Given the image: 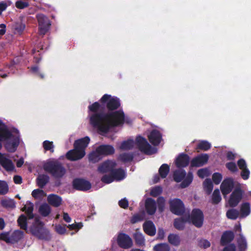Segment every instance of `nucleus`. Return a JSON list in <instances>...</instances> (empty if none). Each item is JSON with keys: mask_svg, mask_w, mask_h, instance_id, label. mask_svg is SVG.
Returning <instances> with one entry per match:
<instances>
[{"mask_svg": "<svg viewBox=\"0 0 251 251\" xmlns=\"http://www.w3.org/2000/svg\"><path fill=\"white\" fill-rule=\"evenodd\" d=\"M83 226V224L82 223H75V224H73L71 225H69L68 226V227L70 230H78L79 229H81Z\"/></svg>", "mask_w": 251, "mask_h": 251, "instance_id": "57", "label": "nucleus"}, {"mask_svg": "<svg viewBox=\"0 0 251 251\" xmlns=\"http://www.w3.org/2000/svg\"><path fill=\"white\" fill-rule=\"evenodd\" d=\"M117 242L118 245L124 249H128L133 246V241L130 236L125 233H120L117 237Z\"/></svg>", "mask_w": 251, "mask_h": 251, "instance_id": "11", "label": "nucleus"}, {"mask_svg": "<svg viewBox=\"0 0 251 251\" xmlns=\"http://www.w3.org/2000/svg\"><path fill=\"white\" fill-rule=\"evenodd\" d=\"M134 158V154L131 152H125L121 153L118 157V160L127 163L131 162Z\"/></svg>", "mask_w": 251, "mask_h": 251, "instance_id": "33", "label": "nucleus"}, {"mask_svg": "<svg viewBox=\"0 0 251 251\" xmlns=\"http://www.w3.org/2000/svg\"><path fill=\"white\" fill-rule=\"evenodd\" d=\"M17 223L21 228L26 230L27 228V220L26 217L24 214L21 215L18 219Z\"/></svg>", "mask_w": 251, "mask_h": 251, "instance_id": "40", "label": "nucleus"}, {"mask_svg": "<svg viewBox=\"0 0 251 251\" xmlns=\"http://www.w3.org/2000/svg\"><path fill=\"white\" fill-rule=\"evenodd\" d=\"M168 240L170 244L174 246H178L180 243V237L176 234H170L168 237Z\"/></svg>", "mask_w": 251, "mask_h": 251, "instance_id": "35", "label": "nucleus"}, {"mask_svg": "<svg viewBox=\"0 0 251 251\" xmlns=\"http://www.w3.org/2000/svg\"><path fill=\"white\" fill-rule=\"evenodd\" d=\"M170 211L176 215H182L185 212L183 201L179 199L176 198L169 201Z\"/></svg>", "mask_w": 251, "mask_h": 251, "instance_id": "8", "label": "nucleus"}, {"mask_svg": "<svg viewBox=\"0 0 251 251\" xmlns=\"http://www.w3.org/2000/svg\"><path fill=\"white\" fill-rule=\"evenodd\" d=\"M222 251H236V246L233 243L229 244L226 245Z\"/></svg>", "mask_w": 251, "mask_h": 251, "instance_id": "64", "label": "nucleus"}, {"mask_svg": "<svg viewBox=\"0 0 251 251\" xmlns=\"http://www.w3.org/2000/svg\"><path fill=\"white\" fill-rule=\"evenodd\" d=\"M96 151L101 156L110 155L115 152L114 147L110 145H100L96 148Z\"/></svg>", "mask_w": 251, "mask_h": 251, "instance_id": "18", "label": "nucleus"}, {"mask_svg": "<svg viewBox=\"0 0 251 251\" xmlns=\"http://www.w3.org/2000/svg\"><path fill=\"white\" fill-rule=\"evenodd\" d=\"M237 163L238 166L239 167V168L240 170H243L244 169L247 168V165L246 162L243 158H241V159H239L237 161Z\"/></svg>", "mask_w": 251, "mask_h": 251, "instance_id": "62", "label": "nucleus"}, {"mask_svg": "<svg viewBox=\"0 0 251 251\" xmlns=\"http://www.w3.org/2000/svg\"><path fill=\"white\" fill-rule=\"evenodd\" d=\"M55 231L59 234H64L66 231V227L64 226L58 225L55 226Z\"/></svg>", "mask_w": 251, "mask_h": 251, "instance_id": "63", "label": "nucleus"}, {"mask_svg": "<svg viewBox=\"0 0 251 251\" xmlns=\"http://www.w3.org/2000/svg\"><path fill=\"white\" fill-rule=\"evenodd\" d=\"M48 203L54 207H58L61 205L62 199L61 197L56 194H50L48 196Z\"/></svg>", "mask_w": 251, "mask_h": 251, "instance_id": "26", "label": "nucleus"}, {"mask_svg": "<svg viewBox=\"0 0 251 251\" xmlns=\"http://www.w3.org/2000/svg\"><path fill=\"white\" fill-rule=\"evenodd\" d=\"M39 212L42 216L47 217L50 213L51 208L48 204L44 203L40 206Z\"/></svg>", "mask_w": 251, "mask_h": 251, "instance_id": "34", "label": "nucleus"}, {"mask_svg": "<svg viewBox=\"0 0 251 251\" xmlns=\"http://www.w3.org/2000/svg\"><path fill=\"white\" fill-rule=\"evenodd\" d=\"M237 244L239 251H245L247 248V243L246 239L241 234L237 239Z\"/></svg>", "mask_w": 251, "mask_h": 251, "instance_id": "37", "label": "nucleus"}, {"mask_svg": "<svg viewBox=\"0 0 251 251\" xmlns=\"http://www.w3.org/2000/svg\"><path fill=\"white\" fill-rule=\"evenodd\" d=\"M0 240L10 243V235L8 233H2L0 234Z\"/></svg>", "mask_w": 251, "mask_h": 251, "instance_id": "60", "label": "nucleus"}, {"mask_svg": "<svg viewBox=\"0 0 251 251\" xmlns=\"http://www.w3.org/2000/svg\"><path fill=\"white\" fill-rule=\"evenodd\" d=\"M20 136V133L17 129H9L0 120V150L2 148L1 142L4 141V146L6 151L9 152H14L19 145Z\"/></svg>", "mask_w": 251, "mask_h": 251, "instance_id": "2", "label": "nucleus"}, {"mask_svg": "<svg viewBox=\"0 0 251 251\" xmlns=\"http://www.w3.org/2000/svg\"><path fill=\"white\" fill-rule=\"evenodd\" d=\"M31 70L32 72V73L35 74L36 75L40 77V78H44V75L43 73H41L39 72V67L37 66L32 67L31 68Z\"/></svg>", "mask_w": 251, "mask_h": 251, "instance_id": "58", "label": "nucleus"}, {"mask_svg": "<svg viewBox=\"0 0 251 251\" xmlns=\"http://www.w3.org/2000/svg\"><path fill=\"white\" fill-rule=\"evenodd\" d=\"M49 179L50 177L47 175H39L36 178L37 185L39 188H43L49 182Z\"/></svg>", "mask_w": 251, "mask_h": 251, "instance_id": "30", "label": "nucleus"}, {"mask_svg": "<svg viewBox=\"0 0 251 251\" xmlns=\"http://www.w3.org/2000/svg\"><path fill=\"white\" fill-rule=\"evenodd\" d=\"M22 210L23 211L25 212L29 219H31L33 218V217H34V215L33 213V205L31 202H29L28 205H25L22 209Z\"/></svg>", "mask_w": 251, "mask_h": 251, "instance_id": "38", "label": "nucleus"}, {"mask_svg": "<svg viewBox=\"0 0 251 251\" xmlns=\"http://www.w3.org/2000/svg\"><path fill=\"white\" fill-rule=\"evenodd\" d=\"M240 217L245 218L251 213V205L249 202H245L241 204L240 206Z\"/></svg>", "mask_w": 251, "mask_h": 251, "instance_id": "31", "label": "nucleus"}, {"mask_svg": "<svg viewBox=\"0 0 251 251\" xmlns=\"http://www.w3.org/2000/svg\"><path fill=\"white\" fill-rule=\"evenodd\" d=\"M119 205L122 208L126 209L128 207V201L126 198L121 200L118 202Z\"/></svg>", "mask_w": 251, "mask_h": 251, "instance_id": "61", "label": "nucleus"}, {"mask_svg": "<svg viewBox=\"0 0 251 251\" xmlns=\"http://www.w3.org/2000/svg\"><path fill=\"white\" fill-rule=\"evenodd\" d=\"M239 215V211L234 208L228 210L226 213L227 218L230 220H235L237 219Z\"/></svg>", "mask_w": 251, "mask_h": 251, "instance_id": "41", "label": "nucleus"}, {"mask_svg": "<svg viewBox=\"0 0 251 251\" xmlns=\"http://www.w3.org/2000/svg\"><path fill=\"white\" fill-rule=\"evenodd\" d=\"M162 193V188L160 186L152 188L151 191L150 195L153 197H157Z\"/></svg>", "mask_w": 251, "mask_h": 251, "instance_id": "51", "label": "nucleus"}, {"mask_svg": "<svg viewBox=\"0 0 251 251\" xmlns=\"http://www.w3.org/2000/svg\"><path fill=\"white\" fill-rule=\"evenodd\" d=\"M85 155V153H84L83 151H80L75 148L67 152L66 157L69 160L75 161L81 159Z\"/></svg>", "mask_w": 251, "mask_h": 251, "instance_id": "17", "label": "nucleus"}, {"mask_svg": "<svg viewBox=\"0 0 251 251\" xmlns=\"http://www.w3.org/2000/svg\"><path fill=\"white\" fill-rule=\"evenodd\" d=\"M99 101H96L88 106V108L89 113L103 112L105 107L108 112H113V111H116L121 106L120 99L116 97H112L108 94H104L100 98Z\"/></svg>", "mask_w": 251, "mask_h": 251, "instance_id": "3", "label": "nucleus"}, {"mask_svg": "<svg viewBox=\"0 0 251 251\" xmlns=\"http://www.w3.org/2000/svg\"><path fill=\"white\" fill-rule=\"evenodd\" d=\"M144 214L137 213L133 215L130 220V222L132 224H136L138 222L142 221L144 219Z\"/></svg>", "mask_w": 251, "mask_h": 251, "instance_id": "46", "label": "nucleus"}, {"mask_svg": "<svg viewBox=\"0 0 251 251\" xmlns=\"http://www.w3.org/2000/svg\"><path fill=\"white\" fill-rule=\"evenodd\" d=\"M133 237L135 240L136 244L139 247L145 245V240L143 234L139 231V229H136L135 232L133 235Z\"/></svg>", "mask_w": 251, "mask_h": 251, "instance_id": "28", "label": "nucleus"}, {"mask_svg": "<svg viewBox=\"0 0 251 251\" xmlns=\"http://www.w3.org/2000/svg\"><path fill=\"white\" fill-rule=\"evenodd\" d=\"M153 251H170V247L167 243H159L153 247Z\"/></svg>", "mask_w": 251, "mask_h": 251, "instance_id": "42", "label": "nucleus"}, {"mask_svg": "<svg viewBox=\"0 0 251 251\" xmlns=\"http://www.w3.org/2000/svg\"><path fill=\"white\" fill-rule=\"evenodd\" d=\"M134 146V141L133 140L128 139L123 141L120 146V149L122 150H130Z\"/></svg>", "mask_w": 251, "mask_h": 251, "instance_id": "45", "label": "nucleus"}, {"mask_svg": "<svg viewBox=\"0 0 251 251\" xmlns=\"http://www.w3.org/2000/svg\"><path fill=\"white\" fill-rule=\"evenodd\" d=\"M1 205L6 208H14L15 207V203L14 200L3 199L1 201Z\"/></svg>", "mask_w": 251, "mask_h": 251, "instance_id": "43", "label": "nucleus"}, {"mask_svg": "<svg viewBox=\"0 0 251 251\" xmlns=\"http://www.w3.org/2000/svg\"><path fill=\"white\" fill-rule=\"evenodd\" d=\"M9 187L7 183L4 180H0V195H4L7 193Z\"/></svg>", "mask_w": 251, "mask_h": 251, "instance_id": "49", "label": "nucleus"}, {"mask_svg": "<svg viewBox=\"0 0 251 251\" xmlns=\"http://www.w3.org/2000/svg\"><path fill=\"white\" fill-rule=\"evenodd\" d=\"M160 212H162L165 209V200L163 197H159L157 199L156 203Z\"/></svg>", "mask_w": 251, "mask_h": 251, "instance_id": "47", "label": "nucleus"}, {"mask_svg": "<svg viewBox=\"0 0 251 251\" xmlns=\"http://www.w3.org/2000/svg\"><path fill=\"white\" fill-rule=\"evenodd\" d=\"M244 191L240 187H236L231 194L228 200V204L231 207L238 205L243 198Z\"/></svg>", "mask_w": 251, "mask_h": 251, "instance_id": "10", "label": "nucleus"}, {"mask_svg": "<svg viewBox=\"0 0 251 251\" xmlns=\"http://www.w3.org/2000/svg\"><path fill=\"white\" fill-rule=\"evenodd\" d=\"M73 188L78 191H86L91 188V183L83 178H75L72 182Z\"/></svg>", "mask_w": 251, "mask_h": 251, "instance_id": "12", "label": "nucleus"}, {"mask_svg": "<svg viewBox=\"0 0 251 251\" xmlns=\"http://www.w3.org/2000/svg\"><path fill=\"white\" fill-rule=\"evenodd\" d=\"M190 162V157L187 154H180L176 160V165L177 168H183L187 166Z\"/></svg>", "mask_w": 251, "mask_h": 251, "instance_id": "22", "label": "nucleus"}, {"mask_svg": "<svg viewBox=\"0 0 251 251\" xmlns=\"http://www.w3.org/2000/svg\"><path fill=\"white\" fill-rule=\"evenodd\" d=\"M234 238V234L232 231H226L221 236L220 244L222 246H226L231 242Z\"/></svg>", "mask_w": 251, "mask_h": 251, "instance_id": "25", "label": "nucleus"}, {"mask_svg": "<svg viewBox=\"0 0 251 251\" xmlns=\"http://www.w3.org/2000/svg\"><path fill=\"white\" fill-rule=\"evenodd\" d=\"M222 179V175L219 173H214L212 175V180L213 182L216 184H219Z\"/></svg>", "mask_w": 251, "mask_h": 251, "instance_id": "54", "label": "nucleus"}, {"mask_svg": "<svg viewBox=\"0 0 251 251\" xmlns=\"http://www.w3.org/2000/svg\"><path fill=\"white\" fill-rule=\"evenodd\" d=\"M39 25V30L40 34L45 35L49 30L51 23L49 18L43 14H38L36 15Z\"/></svg>", "mask_w": 251, "mask_h": 251, "instance_id": "9", "label": "nucleus"}, {"mask_svg": "<svg viewBox=\"0 0 251 251\" xmlns=\"http://www.w3.org/2000/svg\"><path fill=\"white\" fill-rule=\"evenodd\" d=\"M101 159V155L96 150L89 154V159L93 163L98 162Z\"/></svg>", "mask_w": 251, "mask_h": 251, "instance_id": "50", "label": "nucleus"}, {"mask_svg": "<svg viewBox=\"0 0 251 251\" xmlns=\"http://www.w3.org/2000/svg\"><path fill=\"white\" fill-rule=\"evenodd\" d=\"M125 117V113L122 110L92 113L90 114V123L100 131L106 133L111 127L123 125Z\"/></svg>", "mask_w": 251, "mask_h": 251, "instance_id": "1", "label": "nucleus"}, {"mask_svg": "<svg viewBox=\"0 0 251 251\" xmlns=\"http://www.w3.org/2000/svg\"><path fill=\"white\" fill-rule=\"evenodd\" d=\"M144 231L148 235L153 236L156 233V227L153 223L150 220L146 221L143 225Z\"/></svg>", "mask_w": 251, "mask_h": 251, "instance_id": "24", "label": "nucleus"}, {"mask_svg": "<svg viewBox=\"0 0 251 251\" xmlns=\"http://www.w3.org/2000/svg\"><path fill=\"white\" fill-rule=\"evenodd\" d=\"M145 209L147 213L150 215L154 214L156 210V203L154 200L149 198L145 201Z\"/></svg>", "mask_w": 251, "mask_h": 251, "instance_id": "23", "label": "nucleus"}, {"mask_svg": "<svg viewBox=\"0 0 251 251\" xmlns=\"http://www.w3.org/2000/svg\"><path fill=\"white\" fill-rule=\"evenodd\" d=\"M234 185V180L231 177L225 178L221 184L220 188L224 196L229 194L233 190Z\"/></svg>", "mask_w": 251, "mask_h": 251, "instance_id": "14", "label": "nucleus"}, {"mask_svg": "<svg viewBox=\"0 0 251 251\" xmlns=\"http://www.w3.org/2000/svg\"><path fill=\"white\" fill-rule=\"evenodd\" d=\"M188 222L192 223L196 227H201L203 223L204 215L200 209L195 208L192 211L190 215L187 217Z\"/></svg>", "mask_w": 251, "mask_h": 251, "instance_id": "7", "label": "nucleus"}, {"mask_svg": "<svg viewBox=\"0 0 251 251\" xmlns=\"http://www.w3.org/2000/svg\"><path fill=\"white\" fill-rule=\"evenodd\" d=\"M24 233L20 230H14L10 235V243L15 244L23 238Z\"/></svg>", "mask_w": 251, "mask_h": 251, "instance_id": "27", "label": "nucleus"}, {"mask_svg": "<svg viewBox=\"0 0 251 251\" xmlns=\"http://www.w3.org/2000/svg\"><path fill=\"white\" fill-rule=\"evenodd\" d=\"M136 144L141 151L147 154H151V147L145 138L140 135L137 136Z\"/></svg>", "mask_w": 251, "mask_h": 251, "instance_id": "13", "label": "nucleus"}, {"mask_svg": "<svg viewBox=\"0 0 251 251\" xmlns=\"http://www.w3.org/2000/svg\"><path fill=\"white\" fill-rule=\"evenodd\" d=\"M44 223L36 218L30 228V232L33 235L40 240L50 241L51 235L48 229L45 227Z\"/></svg>", "mask_w": 251, "mask_h": 251, "instance_id": "5", "label": "nucleus"}, {"mask_svg": "<svg viewBox=\"0 0 251 251\" xmlns=\"http://www.w3.org/2000/svg\"><path fill=\"white\" fill-rule=\"evenodd\" d=\"M44 170L56 179L62 178L66 173L63 164L56 159H49L43 165Z\"/></svg>", "mask_w": 251, "mask_h": 251, "instance_id": "4", "label": "nucleus"}, {"mask_svg": "<svg viewBox=\"0 0 251 251\" xmlns=\"http://www.w3.org/2000/svg\"><path fill=\"white\" fill-rule=\"evenodd\" d=\"M0 164L7 172H11L15 169V166L12 160L6 158L4 154L1 152H0Z\"/></svg>", "mask_w": 251, "mask_h": 251, "instance_id": "19", "label": "nucleus"}, {"mask_svg": "<svg viewBox=\"0 0 251 251\" xmlns=\"http://www.w3.org/2000/svg\"><path fill=\"white\" fill-rule=\"evenodd\" d=\"M117 163L115 161L107 160L103 162L98 167V171L101 173L111 172L114 170Z\"/></svg>", "mask_w": 251, "mask_h": 251, "instance_id": "16", "label": "nucleus"}, {"mask_svg": "<svg viewBox=\"0 0 251 251\" xmlns=\"http://www.w3.org/2000/svg\"><path fill=\"white\" fill-rule=\"evenodd\" d=\"M203 185L207 191V194H210L213 188V185L211 180L208 178L206 179L203 182Z\"/></svg>", "mask_w": 251, "mask_h": 251, "instance_id": "52", "label": "nucleus"}, {"mask_svg": "<svg viewBox=\"0 0 251 251\" xmlns=\"http://www.w3.org/2000/svg\"><path fill=\"white\" fill-rule=\"evenodd\" d=\"M188 222L187 217H180L175 219L174 226L178 230H182L184 228L185 223Z\"/></svg>", "mask_w": 251, "mask_h": 251, "instance_id": "32", "label": "nucleus"}, {"mask_svg": "<svg viewBox=\"0 0 251 251\" xmlns=\"http://www.w3.org/2000/svg\"><path fill=\"white\" fill-rule=\"evenodd\" d=\"M150 143L154 146L158 145L161 142L162 136L160 132L156 130H152L148 136Z\"/></svg>", "mask_w": 251, "mask_h": 251, "instance_id": "21", "label": "nucleus"}, {"mask_svg": "<svg viewBox=\"0 0 251 251\" xmlns=\"http://www.w3.org/2000/svg\"><path fill=\"white\" fill-rule=\"evenodd\" d=\"M186 175V172L184 170L176 171L174 173V179L176 182H179L183 180L180 184V187L182 188L188 187L193 179V173L191 172H189L186 177H185Z\"/></svg>", "mask_w": 251, "mask_h": 251, "instance_id": "6", "label": "nucleus"}, {"mask_svg": "<svg viewBox=\"0 0 251 251\" xmlns=\"http://www.w3.org/2000/svg\"><path fill=\"white\" fill-rule=\"evenodd\" d=\"M211 147V144L205 140L201 141L197 145L196 150L199 152L198 150L207 151Z\"/></svg>", "mask_w": 251, "mask_h": 251, "instance_id": "36", "label": "nucleus"}, {"mask_svg": "<svg viewBox=\"0 0 251 251\" xmlns=\"http://www.w3.org/2000/svg\"><path fill=\"white\" fill-rule=\"evenodd\" d=\"M111 175L113 176L114 180L120 181L124 179L126 177V173L122 168L114 169L111 172Z\"/></svg>", "mask_w": 251, "mask_h": 251, "instance_id": "29", "label": "nucleus"}, {"mask_svg": "<svg viewBox=\"0 0 251 251\" xmlns=\"http://www.w3.org/2000/svg\"><path fill=\"white\" fill-rule=\"evenodd\" d=\"M43 147L44 150L46 151H49L50 152L53 153L54 152V145L53 142L46 140L43 143Z\"/></svg>", "mask_w": 251, "mask_h": 251, "instance_id": "48", "label": "nucleus"}, {"mask_svg": "<svg viewBox=\"0 0 251 251\" xmlns=\"http://www.w3.org/2000/svg\"><path fill=\"white\" fill-rule=\"evenodd\" d=\"M241 176L242 178L244 180H247L249 178L250 172L248 168L241 170Z\"/></svg>", "mask_w": 251, "mask_h": 251, "instance_id": "59", "label": "nucleus"}, {"mask_svg": "<svg viewBox=\"0 0 251 251\" xmlns=\"http://www.w3.org/2000/svg\"><path fill=\"white\" fill-rule=\"evenodd\" d=\"M15 6L18 9H23L29 6V3L28 2L18 0L16 2Z\"/></svg>", "mask_w": 251, "mask_h": 251, "instance_id": "56", "label": "nucleus"}, {"mask_svg": "<svg viewBox=\"0 0 251 251\" xmlns=\"http://www.w3.org/2000/svg\"><path fill=\"white\" fill-rule=\"evenodd\" d=\"M226 168L231 173H235L238 171V168L235 163L233 162H227L226 164Z\"/></svg>", "mask_w": 251, "mask_h": 251, "instance_id": "53", "label": "nucleus"}, {"mask_svg": "<svg viewBox=\"0 0 251 251\" xmlns=\"http://www.w3.org/2000/svg\"><path fill=\"white\" fill-rule=\"evenodd\" d=\"M209 155L206 153L201 154L193 158L191 161V167H200L207 163Z\"/></svg>", "mask_w": 251, "mask_h": 251, "instance_id": "15", "label": "nucleus"}, {"mask_svg": "<svg viewBox=\"0 0 251 251\" xmlns=\"http://www.w3.org/2000/svg\"><path fill=\"white\" fill-rule=\"evenodd\" d=\"M114 180L113 176L111 175V174L109 175H105L103 176L101 178V181L106 184L110 183Z\"/></svg>", "mask_w": 251, "mask_h": 251, "instance_id": "55", "label": "nucleus"}, {"mask_svg": "<svg viewBox=\"0 0 251 251\" xmlns=\"http://www.w3.org/2000/svg\"><path fill=\"white\" fill-rule=\"evenodd\" d=\"M170 171V166L167 164H162L159 169L158 172L160 177L165 178Z\"/></svg>", "mask_w": 251, "mask_h": 251, "instance_id": "39", "label": "nucleus"}, {"mask_svg": "<svg viewBox=\"0 0 251 251\" xmlns=\"http://www.w3.org/2000/svg\"><path fill=\"white\" fill-rule=\"evenodd\" d=\"M90 141V138L88 136L76 140L75 141L74 144V148L77 149L80 151H83L84 153H85V149L88 146Z\"/></svg>", "mask_w": 251, "mask_h": 251, "instance_id": "20", "label": "nucleus"}, {"mask_svg": "<svg viewBox=\"0 0 251 251\" xmlns=\"http://www.w3.org/2000/svg\"><path fill=\"white\" fill-rule=\"evenodd\" d=\"M221 200L220 190L218 189H216L212 196V203L214 204H217L221 201Z\"/></svg>", "mask_w": 251, "mask_h": 251, "instance_id": "44", "label": "nucleus"}]
</instances>
